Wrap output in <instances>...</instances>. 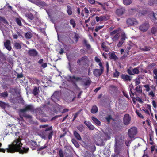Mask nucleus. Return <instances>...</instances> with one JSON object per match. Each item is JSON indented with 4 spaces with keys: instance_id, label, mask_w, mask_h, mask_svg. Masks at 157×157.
<instances>
[{
    "instance_id": "de8ad7c7",
    "label": "nucleus",
    "mask_w": 157,
    "mask_h": 157,
    "mask_svg": "<svg viewBox=\"0 0 157 157\" xmlns=\"http://www.w3.org/2000/svg\"><path fill=\"white\" fill-rule=\"evenodd\" d=\"M91 149L90 148V151L94 152L95 151L96 149V147L94 144H93L92 146H90Z\"/></svg>"
},
{
    "instance_id": "9b49d317",
    "label": "nucleus",
    "mask_w": 157,
    "mask_h": 157,
    "mask_svg": "<svg viewBox=\"0 0 157 157\" xmlns=\"http://www.w3.org/2000/svg\"><path fill=\"white\" fill-rule=\"evenodd\" d=\"M95 143L97 145L103 146L105 144L104 140L101 138H95Z\"/></svg>"
},
{
    "instance_id": "9d476101",
    "label": "nucleus",
    "mask_w": 157,
    "mask_h": 157,
    "mask_svg": "<svg viewBox=\"0 0 157 157\" xmlns=\"http://www.w3.org/2000/svg\"><path fill=\"white\" fill-rule=\"evenodd\" d=\"M104 70L102 69H94L93 71L94 75L97 77H99L103 72Z\"/></svg>"
},
{
    "instance_id": "58836bf2",
    "label": "nucleus",
    "mask_w": 157,
    "mask_h": 157,
    "mask_svg": "<svg viewBox=\"0 0 157 157\" xmlns=\"http://www.w3.org/2000/svg\"><path fill=\"white\" fill-rule=\"evenodd\" d=\"M8 94L7 92H4L0 94V96L2 97L5 98L8 96Z\"/></svg>"
},
{
    "instance_id": "f03ea898",
    "label": "nucleus",
    "mask_w": 157,
    "mask_h": 157,
    "mask_svg": "<svg viewBox=\"0 0 157 157\" xmlns=\"http://www.w3.org/2000/svg\"><path fill=\"white\" fill-rule=\"evenodd\" d=\"M122 138H115V150L121 149L124 145V140Z\"/></svg>"
},
{
    "instance_id": "1a4fd4ad",
    "label": "nucleus",
    "mask_w": 157,
    "mask_h": 157,
    "mask_svg": "<svg viewBox=\"0 0 157 157\" xmlns=\"http://www.w3.org/2000/svg\"><path fill=\"white\" fill-rule=\"evenodd\" d=\"M149 28L148 23L146 22L143 23L139 27V29L143 32H146L148 30Z\"/></svg>"
},
{
    "instance_id": "20e7f679",
    "label": "nucleus",
    "mask_w": 157,
    "mask_h": 157,
    "mask_svg": "<svg viewBox=\"0 0 157 157\" xmlns=\"http://www.w3.org/2000/svg\"><path fill=\"white\" fill-rule=\"evenodd\" d=\"M79 140V143L83 147H87L89 144V139L88 138H76Z\"/></svg>"
},
{
    "instance_id": "c9c22d12",
    "label": "nucleus",
    "mask_w": 157,
    "mask_h": 157,
    "mask_svg": "<svg viewBox=\"0 0 157 157\" xmlns=\"http://www.w3.org/2000/svg\"><path fill=\"white\" fill-rule=\"evenodd\" d=\"M0 21L1 22L5 24H8L7 21L4 17H0Z\"/></svg>"
},
{
    "instance_id": "bb28decb",
    "label": "nucleus",
    "mask_w": 157,
    "mask_h": 157,
    "mask_svg": "<svg viewBox=\"0 0 157 157\" xmlns=\"http://www.w3.org/2000/svg\"><path fill=\"white\" fill-rule=\"evenodd\" d=\"M33 34L31 32H28L25 33V36L26 39H30L31 38Z\"/></svg>"
},
{
    "instance_id": "5fc2aeb1",
    "label": "nucleus",
    "mask_w": 157,
    "mask_h": 157,
    "mask_svg": "<svg viewBox=\"0 0 157 157\" xmlns=\"http://www.w3.org/2000/svg\"><path fill=\"white\" fill-rule=\"evenodd\" d=\"M144 87L146 88V90L147 91H150V88L148 85L146 84L144 85Z\"/></svg>"
},
{
    "instance_id": "a211bd4d",
    "label": "nucleus",
    "mask_w": 157,
    "mask_h": 157,
    "mask_svg": "<svg viewBox=\"0 0 157 157\" xmlns=\"http://www.w3.org/2000/svg\"><path fill=\"white\" fill-rule=\"evenodd\" d=\"M125 12V10L124 8H121L118 9L116 11V13L118 16H120L122 15Z\"/></svg>"
},
{
    "instance_id": "72a5a7b5",
    "label": "nucleus",
    "mask_w": 157,
    "mask_h": 157,
    "mask_svg": "<svg viewBox=\"0 0 157 157\" xmlns=\"http://www.w3.org/2000/svg\"><path fill=\"white\" fill-rule=\"evenodd\" d=\"M132 2V0H123V3L125 5H128Z\"/></svg>"
},
{
    "instance_id": "c85d7f7f",
    "label": "nucleus",
    "mask_w": 157,
    "mask_h": 157,
    "mask_svg": "<svg viewBox=\"0 0 157 157\" xmlns=\"http://www.w3.org/2000/svg\"><path fill=\"white\" fill-rule=\"evenodd\" d=\"M25 16L26 17L32 20L34 18V16L33 14L30 13H27L25 14Z\"/></svg>"
},
{
    "instance_id": "4468645a",
    "label": "nucleus",
    "mask_w": 157,
    "mask_h": 157,
    "mask_svg": "<svg viewBox=\"0 0 157 157\" xmlns=\"http://www.w3.org/2000/svg\"><path fill=\"white\" fill-rule=\"evenodd\" d=\"M96 20L97 22L106 21L109 19V17L107 15H102L99 17H96Z\"/></svg>"
},
{
    "instance_id": "338daca9",
    "label": "nucleus",
    "mask_w": 157,
    "mask_h": 157,
    "mask_svg": "<svg viewBox=\"0 0 157 157\" xmlns=\"http://www.w3.org/2000/svg\"><path fill=\"white\" fill-rule=\"evenodd\" d=\"M136 114L138 115V116L140 118H144L143 116L142 115L141 113H139V112H137V111H136Z\"/></svg>"
},
{
    "instance_id": "393cba45",
    "label": "nucleus",
    "mask_w": 157,
    "mask_h": 157,
    "mask_svg": "<svg viewBox=\"0 0 157 157\" xmlns=\"http://www.w3.org/2000/svg\"><path fill=\"white\" fill-rule=\"evenodd\" d=\"M19 114L26 118H31L32 116L26 114L25 112H20Z\"/></svg>"
},
{
    "instance_id": "680f3d73",
    "label": "nucleus",
    "mask_w": 157,
    "mask_h": 157,
    "mask_svg": "<svg viewBox=\"0 0 157 157\" xmlns=\"http://www.w3.org/2000/svg\"><path fill=\"white\" fill-rule=\"evenodd\" d=\"M127 71L128 73L130 75H134L133 74V72H132V71L130 69H128L127 70Z\"/></svg>"
},
{
    "instance_id": "4d7b16f0",
    "label": "nucleus",
    "mask_w": 157,
    "mask_h": 157,
    "mask_svg": "<svg viewBox=\"0 0 157 157\" xmlns=\"http://www.w3.org/2000/svg\"><path fill=\"white\" fill-rule=\"evenodd\" d=\"M151 19L152 21L153 22H155L157 20L156 18L155 17V14L153 12V13L152 17Z\"/></svg>"
},
{
    "instance_id": "49530a36",
    "label": "nucleus",
    "mask_w": 157,
    "mask_h": 157,
    "mask_svg": "<svg viewBox=\"0 0 157 157\" xmlns=\"http://www.w3.org/2000/svg\"><path fill=\"white\" fill-rule=\"evenodd\" d=\"M132 72L135 74H137L139 73V71L137 68H135L133 69Z\"/></svg>"
},
{
    "instance_id": "f704fd0d",
    "label": "nucleus",
    "mask_w": 157,
    "mask_h": 157,
    "mask_svg": "<svg viewBox=\"0 0 157 157\" xmlns=\"http://www.w3.org/2000/svg\"><path fill=\"white\" fill-rule=\"evenodd\" d=\"M70 24L71 25L73 28H75L76 26L75 22L73 19H71L70 21Z\"/></svg>"
},
{
    "instance_id": "a18cd8bd",
    "label": "nucleus",
    "mask_w": 157,
    "mask_h": 157,
    "mask_svg": "<svg viewBox=\"0 0 157 157\" xmlns=\"http://www.w3.org/2000/svg\"><path fill=\"white\" fill-rule=\"evenodd\" d=\"M105 119L106 120V121L108 122L109 123L110 121V120L112 119V117L110 115H109L107 117L105 118Z\"/></svg>"
},
{
    "instance_id": "c756f323",
    "label": "nucleus",
    "mask_w": 157,
    "mask_h": 157,
    "mask_svg": "<svg viewBox=\"0 0 157 157\" xmlns=\"http://www.w3.org/2000/svg\"><path fill=\"white\" fill-rule=\"evenodd\" d=\"M72 143L74 144L75 146L77 147H78L79 145L78 143L76 140L75 138H73L72 139Z\"/></svg>"
},
{
    "instance_id": "e433bc0d",
    "label": "nucleus",
    "mask_w": 157,
    "mask_h": 157,
    "mask_svg": "<svg viewBox=\"0 0 157 157\" xmlns=\"http://www.w3.org/2000/svg\"><path fill=\"white\" fill-rule=\"evenodd\" d=\"M140 80L139 77H138L136 78L135 80V85L136 86L140 83Z\"/></svg>"
},
{
    "instance_id": "2eb2a0df",
    "label": "nucleus",
    "mask_w": 157,
    "mask_h": 157,
    "mask_svg": "<svg viewBox=\"0 0 157 157\" xmlns=\"http://www.w3.org/2000/svg\"><path fill=\"white\" fill-rule=\"evenodd\" d=\"M131 118L128 114H126L124 117V123L126 125L130 123Z\"/></svg>"
},
{
    "instance_id": "cd10ccee",
    "label": "nucleus",
    "mask_w": 157,
    "mask_h": 157,
    "mask_svg": "<svg viewBox=\"0 0 157 157\" xmlns=\"http://www.w3.org/2000/svg\"><path fill=\"white\" fill-rule=\"evenodd\" d=\"M13 46L17 49H20L21 48V44L16 42L14 43Z\"/></svg>"
},
{
    "instance_id": "0eeeda50",
    "label": "nucleus",
    "mask_w": 157,
    "mask_h": 157,
    "mask_svg": "<svg viewBox=\"0 0 157 157\" xmlns=\"http://www.w3.org/2000/svg\"><path fill=\"white\" fill-rule=\"evenodd\" d=\"M27 53L28 55L30 56L35 57L38 56V52L35 49H30L28 51Z\"/></svg>"
},
{
    "instance_id": "8fccbe9b",
    "label": "nucleus",
    "mask_w": 157,
    "mask_h": 157,
    "mask_svg": "<svg viewBox=\"0 0 157 157\" xmlns=\"http://www.w3.org/2000/svg\"><path fill=\"white\" fill-rule=\"evenodd\" d=\"M59 155L60 157H64L63 153V150L61 149L59 150Z\"/></svg>"
},
{
    "instance_id": "e2e57ef3",
    "label": "nucleus",
    "mask_w": 157,
    "mask_h": 157,
    "mask_svg": "<svg viewBox=\"0 0 157 157\" xmlns=\"http://www.w3.org/2000/svg\"><path fill=\"white\" fill-rule=\"evenodd\" d=\"M71 94L73 96V97L72 98V100L71 101H70L71 102L73 101H74V99L76 98L75 93L74 92H71Z\"/></svg>"
},
{
    "instance_id": "4c0bfd02",
    "label": "nucleus",
    "mask_w": 157,
    "mask_h": 157,
    "mask_svg": "<svg viewBox=\"0 0 157 157\" xmlns=\"http://www.w3.org/2000/svg\"><path fill=\"white\" fill-rule=\"evenodd\" d=\"M83 43L86 46V47L88 49H90L91 48L90 45L87 43V41L86 39H84L83 40Z\"/></svg>"
},
{
    "instance_id": "6ab92c4d",
    "label": "nucleus",
    "mask_w": 157,
    "mask_h": 157,
    "mask_svg": "<svg viewBox=\"0 0 157 157\" xmlns=\"http://www.w3.org/2000/svg\"><path fill=\"white\" fill-rule=\"evenodd\" d=\"M110 56V59L113 60L114 61H116L118 59V57L116 56L115 52H114L110 53H109Z\"/></svg>"
},
{
    "instance_id": "09e8293b",
    "label": "nucleus",
    "mask_w": 157,
    "mask_h": 157,
    "mask_svg": "<svg viewBox=\"0 0 157 157\" xmlns=\"http://www.w3.org/2000/svg\"><path fill=\"white\" fill-rule=\"evenodd\" d=\"M120 75V73L117 71H116L114 73V77L116 78H118Z\"/></svg>"
},
{
    "instance_id": "bf43d9fd",
    "label": "nucleus",
    "mask_w": 157,
    "mask_h": 157,
    "mask_svg": "<svg viewBox=\"0 0 157 157\" xmlns=\"http://www.w3.org/2000/svg\"><path fill=\"white\" fill-rule=\"evenodd\" d=\"M118 32L117 30H114L112 31V32L110 33V35L111 36H112L114 34H116L117 33V32Z\"/></svg>"
},
{
    "instance_id": "f8f14e48",
    "label": "nucleus",
    "mask_w": 157,
    "mask_h": 157,
    "mask_svg": "<svg viewBox=\"0 0 157 157\" xmlns=\"http://www.w3.org/2000/svg\"><path fill=\"white\" fill-rule=\"evenodd\" d=\"M69 79L70 81H71L73 83L75 84L76 82L82 80V78L81 77L73 76H70Z\"/></svg>"
},
{
    "instance_id": "a878e982",
    "label": "nucleus",
    "mask_w": 157,
    "mask_h": 157,
    "mask_svg": "<svg viewBox=\"0 0 157 157\" xmlns=\"http://www.w3.org/2000/svg\"><path fill=\"white\" fill-rule=\"evenodd\" d=\"M98 110V109L97 106L96 105H94L92 107L91 110V112L92 113H95L97 112Z\"/></svg>"
},
{
    "instance_id": "052dcab7",
    "label": "nucleus",
    "mask_w": 157,
    "mask_h": 157,
    "mask_svg": "<svg viewBox=\"0 0 157 157\" xmlns=\"http://www.w3.org/2000/svg\"><path fill=\"white\" fill-rule=\"evenodd\" d=\"M149 144H151V145H153L154 144V143L153 141V139L154 138H149Z\"/></svg>"
},
{
    "instance_id": "a19ab883",
    "label": "nucleus",
    "mask_w": 157,
    "mask_h": 157,
    "mask_svg": "<svg viewBox=\"0 0 157 157\" xmlns=\"http://www.w3.org/2000/svg\"><path fill=\"white\" fill-rule=\"evenodd\" d=\"M140 49L143 51H148L150 50L149 48L147 46L144 48H140Z\"/></svg>"
},
{
    "instance_id": "6e6552de",
    "label": "nucleus",
    "mask_w": 157,
    "mask_h": 157,
    "mask_svg": "<svg viewBox=\"0 0 157 157\" xmlns=\"http://www.w3.org/2000/svg\"><path fill=\"white\" fill-rule=\"evenodd\" d=\"M126 23L127 25L130 26L137 25L138 24V21L134 18L128 19L126 20Z\"/></svg>"
},
{
    "instance_id": "aec40b11",
    "label": "nucleus",
    "mask_w": 157,
    "mask_h": 157,
    "mask_svg": "<svg viewBox=\"0 0 157 157\" xmlns=\"http://www.w3.org/2000/svg\"><path fill=\"white\" fill-rule=\"evenodd\" d=\"M27 138L28 139V144L34 147H35L37 146V144L36 141H33L32 140H30L28 138Z\"/></svg>"
},
{
    "instance_id": "7c9ffc66",
    "label": "nucleus",
    "mask_w": 157,
    "mask_h": 157,
    "mask_svg": "<svg viewBox=\"0 0 157 157\" xmlns=\"http://www.w3.org/2000/svg\"><path fill=\"white\" fill-rule=\"evenodd\" d=\"M120 36L119 33H117L113 37H112V39L113 41H117L119 39Z\"/></svg>"
},
{
    "instance_id": "864d4df0",
    "label": "nucleus",
    "mask_w": 157,
    "mask_h": 157,
    "mask_svg": "<svg viewBox=\"0 0 157 157\" xmlns=\"http://www.w3.org/2000/svg\"><path fill=\"white\" fill-rule=\"evenodd\" d=\"M17 23L19 26H21L22 25L21 20L18 18H17L16 19Z\"/></svg>"
},
{
    "instance_id": "c03bdc74",
    "label": "nucleus",
    "mask_w": 157,
    "mask_h": 157,
    "mask_svg": "<svg viewBox=\"0 0 157 157\" xmlns=\"http://www.w3.org/2000/svg\"><path fill=\"white\" fill-rule=\"evenodd\" d=\"M77 128L80 131V132H82L83 129L84 127L82 125H80L77 127Z\"/></svg>"
},
{
    "instance_id": "f3484780",
    "label": "nucleus",
    "mask_w": 157,
    "mask_h": 157,
    "mask_svg": "<svg viewBox=\"0 0 157 157\" xmlns=\"http://www.w3.org/2000/svg\"><path fill=\"white\" fill-rule=\"evenodd\" d=\"M4 45L6 48L9 51L11 50L12 47L11 46L10 41L9 40H6L4 43Z\"/></svg>"
},
{
    "instance_id": "5701e85b",
    "label": "nucleus",
    "mask_w": 157,
    "mask_h": 157,
    "mask_svg": "<svg viewBox=\"0 0 157 157\" xmlns=\"http://www.w3.org/2000/svg\"><path fill=\"white\" fill-rule=\"evenodd\" d=\"M92 119L94 121V123L98 126H100L101 125V122L100 121L96 118L92 117Z\"/></svg>"
},
{
    "instance_id": "603ef678",
    "label": "nucleus",
    "mask_w": 157,
    "mask_h": 157,
    "mask_svg": "<svg viewBox=\"0 0 157 157\" xmlns=\"http://www.w3.org/2000/svg\"><path fill=\"white\" fill-rule=\"evenodd\" d=\"M91 83V81L90 79L87 80L85 83L84 85L85 86H88L90 85Z\"/></svg>"
},
{
    "instance_id": "f257e3e1",
    "label": "nucleus",
    "mask_w": 157,
    "mask_h": 157,
    "mask_svg": "<svg viewBox=\"0 0 157 157\" xmlns=\"http://www.w3.org/2000/svg\"><path fill=\"white\" fill-rule=\"evenodd\" d=\"M21 138H16V139L11 144L8 145V148L6 149L8 152L14 153L19 152L20 153L23 154L27 153L29 150L28 147H22L21 148L22 143L21 142Z\"/></svg>"
},
{
    "instance_id": "2f4dec72",
    "label": "nucleus",
    "mask_w": 157,
    "mask_h": 157,
    "mask_svg": "<svg viewBox=\"0 0 157 157\" xmlns=\"http://www.w3.org/2000/svg\"><path fill=\"white\" fill-rule=\"evenodd\" d=\"M135 90L138 93H141L142 92V90L141 87L139 86H137L135 89Z\"/></svg>"
},
{
    "instance_id": "dca6fc26",
    "label": "nucleus",
    "mask_w": 157,
    "mask_h": 157,
    "mask_svg": "<svg viewBox=\"0 0 157 157\" xmlns=\"http://www.w3.org/2000/svg\"><path fill=\"white\" fill-rule=\"evenodd\" d=\"M121 78L125 81H130L132 79V77L127 74H122L121 76Z\"/></svg>"
},
{
    "instance_id": "39448f33",
    "label": "nucleus",
    "mask_w": 157,
    "mask_h": 157,
    "mask_svg": "<svg viewBox=\"0 0 157 157\" xmlns=\"http://www.w3.org/2000/svg\"><path fill=\"white\" fill-rule=\"evenodd\" d=\"M137 129L136 127L131 128L128 130V135L129 137H134L137 133Z\"/></svg>"
},
{
    "instance_id": "6e6d98bb",
    "label": "nucleus",
    "mask_w": 157,
    "mask_h": 157,
    "mask_svg": "<svg viewBox=\"0 0 157 157\" xmlns=\"http://www.w3.org/2000/svg\"><path fill=\"white\" fill-rule=\"evenodd\" d=\"M152 104L154 108H156L157 106V103L154 100L152 101Z\"/></svg>"
},
{
    "instance_id": "69168bd1",
    "label": "nucleus",
    "mask_w": 157,
    "mask_h": 157,
    "mask_svg": "<svg viewBox=\"0 0 157 157\" xmlns=\"http://www.w3.org/2000/svg\"><path fill=\"white\" fill-rule=\"evenodd\" d=\"M0 106L2 108H4L5 107L6 104L4 102L0 101Z\"/></svg>"
},
{
    "instance_id": "b1692460",
    "label": "nucleus",
    "mask_w": 157,
    "mask_h": 157,
    "mask_svg": "<svg viewBox=\"0 0 157 157\" xmlns=\"http://www.w3.org/2000/svg\"><path fill=\"white\" fill-rule=\"evenodd\" d=\"M101 47L103 48V50L106 52H108L109 51V48L107 46L104 42H103L101 44Z\"/></svg>"
},
{
    "instance_id": "37998d69",
    "label": "nucleus",
    "mask_w": 157,
    "mask_h": 157,
    "mask_svg": "<svg viewBox=\"0 0 157 157\" xmlns=\"http://www.w3.org/2000/svg\"><path fill=\"white\" fill-rule=\"evenodd\" d=\"M157 31V29L155 27H153L151 29V33L154 35L156 34Z\"/></svg>"
},
{
    "instance_id": "79ce46f5",
    "label": "nucleus",
    "mask_w": 157,
    "mask_h": 157,
    "mask_svg": "<svg viewBox=\"0 0 157 157\" xmlns=\"http://www.w3.org/2000/svg\"><path fill=\"white\" fill-rule=\"evenodd\" d=\"M82 62L85 63L87 59V57L86 56H84L80 59Z\"/></svg>"
},
{
    "instance_id": "4be33fe9",
    "label": "nucleus",
    "mask_w": 157,
    "mask_h": 157,
    "mask_svg": "<svg viewBox=\"0 0 157 157\" xmlns=\"http://www.w3.org/2000/svg\"><path fill=\"white\" fill-rule=\"evenodd\" d=\"M36 4L39 6H47V4L45 2L40 0L36 1Z\"/></svg>"
},
{
    "instance_id": "13d9d810",
    "label": "nucleus",
    "mask_w": 157,
    "mask_h": 157,
    "mask_svg": "<svg viewBox=\"0 0 157 157\" xmlns=\"http://www.w3.org/2000/svg\"><path fill=\"white\" fill-rule=\"evenodd\" d=\"M97 3H98L99 5H100L101 6V7L103 8V9L104 10L107 11V10L106 9V7H105V6H104L103 4H102L101 3L98 2H97Z\"/></svg>"
},
{
    "instance_id": "412c9836",
    "label": "nucleus",
    "mask_w": 157,
    "mask_h": 157,
    "mask_svg": "<svg viewBox=\"0 0 157 157\" xmlns=\"http://www.w3.org/2000/svg\"><path fill=\"white\" fill-rule=\"evenodd\" d=\"M40 93V90L39 87H35L32 91V94L36 96L37 95Z\"/></svg>"
},
{
    "instance_id": "7ed1b4c3",
    "label": "nucleus",
    "mask_w": 157,
    "mask_h": 157,
    "mask_svg": "<svg viewBox=\"0 0 157 157\" xmlns=\"http://www.w3.org/2000/svg\"><path fill=\"white\" fill-rule=\"evenodd\" d=\"M52 127L50 126L43 131L42 133V137L46 136H48V137H52L54 133L53 131L52 130Z\"/></svg>"
},
{
    "instance_id": "ea45409f",
    "label": "nucleus",
    "mask_w": 157,
    "mask_h": 157,
    "mask_svg": "<svg viewBox=\"0 0 157 157\" xmlns=\"http://www.w3.org/2000/svg\"><path fill=\"white\" fill-rule=\"evenodd\" d=\"M154 91H151L148 93V95L150 96L151 98L153 99L154 98V97H155V94L154 93Z\"/></svg>"
},
{
    "instance_id": "3c124183",
    "label": "nucleus",
    "mask_w": 157,
    "mask_h": 157,
    "mask_svg": "<svg viewBox=\"0 0 157 157\" xmlns=\"http://www.w3.org/2000/svg\"><path fill=\"white\" fill-rule=\"evenodd\" d=\"M74 134L75 137H81L80 135L76 131H74Z\"/></svg>"
},
{
    "instance_id": "774afa93",
    "label": "nucleus",
    "mask_w": 157,
    "mask_h": 157,
    "mask_svg": "<svg viewBox=\"0 0 157 157\" xmlns=\"http://www.w3.org/2000/svg\"><path fill=\"white\" fill-rule=\"evenodd\" d=\"M130 143L131 141L129 140H128L125 141V145L127 146H129Z\"/></svg>"
},
{
    "instance_id": "0e129e2a",
    "label": "nucleus",
    "mask_w": 157,
    "mask_h": 157,
    "mask_svg": "<svg viewBox=\"0 0 157 157\" xmlns=\"http://www.w3.org/2000/svg\"><path fill=\"white\" fill-rule=\"evenodd\" d=\"M80 111L78 112H77L74 115V118L73 119V121L75 120L77 117L78 116V115L79 114Z\"/></svg>"
},
{
    "instance_id": "473e14b6",
    "label": "nucleus",
    "mask_w": 157,
    "mask_h": 157,
    "mask_svg": "<svg viewBox=\"0 0 157 157\" xmlns=\"http://www.w3.org/2000/svg\"><path fill=\"white\" fill-rule=\"evenodd\" d=\"M67 12L68 13V15H71L72 13V12L71 10V8L69 6H68L67 7Z\"/></svg>"
},
{
    "instance_id": "ddd939ff",
    "label": "nucleus",
    "mask_w": 157,
    "mask_h": 157,
    "mask_svg": "<svg viewBox=\"0 0 157 157\" xmlns=\"http://www.w3.org/2000/svg\"><path fill=\"white\" fill-rule=\"evenodd\" d=\"M127 38V37L125 33H122L121 35V37L117 44V46L119 47L122 46V44L124 42L125 39Z\"/></svg>"
},
{
    "instance_id": "423d86ee",
    "label": "nucleus",
    "mask_w": 157,
    "mask_h": 157,
    "mask_svg": "<svg viewBox=\"0 0 157 157\" xmlns=\"http://www.w3.org/2000/svg\"><path fill=\"white\" fill-rule=\"evenodd\" d=\"M34 110V107L33 105H25V107L23 109H21L19 112H25L27 111H32Z\"/></svg>"
}]
</instances>
